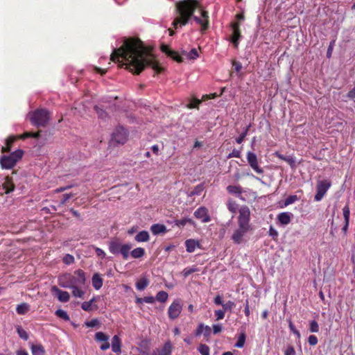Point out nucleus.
<instances>
[{
  "instance_id": "1",
  "label": "nucleus",
  "mask_w": 355,
  "mask_h": 355,
  "mask_svg": "<svg viewBox=\"0 0 355 355\" xmlns=\"http://www.w3.org/2000/svg\"><path fill=\"white\" fill-rule=\"evenodd\" d=\"M110 59L137 74L140 73L148 65L157 73L163 70L150 49L138 39L125 40L120 48L112 52Z\"/></svg>"
},
{
  "instance_id": "2",
  "label": "nucleus",
  "mask_w": 355,
  "mask_h": 355,
  "mask_svg": "<svg viewBox=\"0 0 355 355\" xmlns=\"http://www.w3.org/2000/svg\"><path fill=\"white\" fill-rule=\"evenodd\" d=\"M196 10L200 12V17L194 16L193 19L201 25L202 31L206 30L208 28V14L197 0H183L176 3L177 16L173 22V27L178 28V26H185Z\"/></svg>"
},
{
  "instance_id": "3",
  "label": "nucleus",
  "mask_w": 355,
  "mask_h": 355,
  "mask_svg": "<svg viewBox=\"0 0 355 355\" xmlns=\"http://www.w3.org/2000/svg\"><path fill=\"white\" fill-rule=\"evenodd\" d=\"M250 221V209L245 205L241 206L239 208L237 218L238 226L234 230L231 235V239L234 243L239 245L246 241L247 234L252 230Z\"/></svg>"
},
{
  "instance_id": "4",
  "label": "nucleus",
  "mask_w": 355,
  "mask_h": 355,
  "mask_svg": "<svg viewBox=\"0 0 355 355\" xmlns=\"http://www.w3.org/2000/svg\"><path fill=\"white\" fill-rule=\"evenodd\" d=\"M85 274L82 270H77L74 274L66 273L59 277V284L62 287L71 288L83 286L85 284Z\"/></svg>"
},
{
  "instance_id": "5",
  "label": "nucleus",
  "mask_w": 355,
  "mask_h": 355,
  "mask_svg": "<svg viewBox=\"0 0 355 355\" xmlns=\"http://www.w3.org/2000/svg\"><path fill=\"white\" fill-rule=\"evenodd\" d=\"M24 151L17 150L9 155H5L0 157V164L3 169H11L22 158Z\"/></svg>"
},
{
  "instance_id": "6",
  "label": "nucleus",
  "mask_w": 355,
  "mask_h": 355,
  "mask_svg": "<svg viewBox=\"0 0 355 355\" xmlns=\"http://www.w3.org/2000/svg\"><path fill=\"white\" fill-rule=\"evenodd\" d=\"M29 117L31 123L37 126H44L49 119V112L44 109L30 113Z\"/></svg>"
},
{
  "instance_id": "7",
  "label": "nucleus",
  "mask_w": 355,
  "mask_h": 355,
  "mask_svg": "<svg viewBox=\"0 0 355 355\" xmlns=\"http://www.w3.org/2000/svg\"><path fill=\"white\" fill-rule=\"evenodd\" d=\"M331 185V184L329 180H324L318 181L316 187L317 192L315 196V200L317 202L320 201L325 196Z\"/></svg>"
},
{
  "instance_id": "8",
  "label": "nucleus",
  "mask_w": 355,
  "mask_h": 355,
  "mask_svg": "<svg viewBox=\"0 0 355 355\" xmlns=\"http://www.w3.org/2000/svg\"><path fill=\"white\" fill-rule=\"evenodd\" d=\"M182 309V304L181 300L179 299L175 300L169 306L168 309V314L169 318L174 320L177 318L181 313Z\"/></svg>"
},
{
  "instance_id": "9",
  "label": "nucleus",
  "mask_w": 355,
  "mask_h": 355,
  "mask_svg": "<svg viewBox=\"0 0 355 355\" xmlns=\"http://www.w3.org/2000/svg\"><path fill=\"white\" fill-rule=\"evenodd\" d=\"M127 139V131L123 128H117L112 134V141L123 144Z\"/></svg>"
},
{
  "instance_id": "10",
  "label": "nucleus",
  "mask_w": 355,
  "mask_h": 355,
  "mask_svg": "<svg viewBox=\"0 0 355 355\" xmlns=\"http://www.w3.org/2000/svg\"><path fill=\"white\" fill-rule=\"evenodd\" d=\"M247 159L251 168L256 173L261 174L263 172V169L258 164L257 157L254 153L248 152L247 154Z\"/></svg>"
},
{
  "instance_id": "11",
  "label": "nucleus",
  "mask_w": 355,
  "mask_h": 355,
  "mask_svg": "<svg viewBox=\"0 0 355 355\" xmlns=\"http://www.w3.org/2000/svg\"><path fill=\"white\" fill-rule=\"evenodd\" d=\"M194 216L196 218L200 220L202 223H208L211 218L208 214V210L205 207H200L194 212Z\"/></svg>"
},
{
  "instance_id": "12",
  "label": "nucleus",
  "mask_w": 355,
  "mask_h": 355,
  "mask_svg": "<svg viewBox=\"0 0 355 355\" xmlns=\"http://www.w3.org/2000/svg\"><path fill=\"white\" fill-rule=\"evenodd\" d=\"M171 352L172 345L170 341H168L162 347L153 350L152 355H171Z\"/></svg>"
},
{
  "instance_id": "13",
  "label": "nucleus",
  "mask_w": 355,
  "mask_h": 355,
  "mask_svg": "<svg viewBox=\"0 0 355 355\" xmlns=\"http://www.w3.org/2000/svg\"><path fill=\"white\" fill-rule=\"evenodd\" d=\"M227 191L231 194L237 196L242 200H245V198L242 196L243 193H246V192L250 193L251 192L250 190H243L239 185H230L227 187Z\"/></svg>"
},
{
  "instance_id": "14",
  "label": "nucleus",
  "mask_w": 355,
  "mask_h": 355,
  "mask_svg": "<svg viewBox=\"0 0 355 355\" xmlns=\"http://www.w3.org/2000/svg\"><path fill=\"white\" fill-rule=\"evenodd\" d=\"M52 290L55 293L59 301L62 302H67L69 300L70 295L68 292L62 291L56 287H53Z\"/></svg>"
},
{
  "instance_id": "15",
  "label": "nucleus",
  "mask_w": 355,
  "mask_h": 355,
  "mask_svg": "<svg viewBox=\"0 0 355 355\" xmlns=\"http://www.w3.org/2000/svg\"><path fill=\"white\" fill-rule=\"evenodd\" d=\"M2 187L3 189L6 191V193H9L14 191L15 185L12 182V178L9 176H6L3 178V182L2 183Z\"/></svg>"
},
{
  "instance_id": "16",
  "label": "nucleus",
  "mask_w": 355,
  "mask_h": 355,
  "mask_svg": "<svg viewBox=\"0 0 355 355\" xmlns=\"http://www.w3.org/2000/svg\"><path fill=\"white\" fill-rule=\"evenodd\" d=\"M112 351L117 354H120L121 352V342L120 338L115 335L113 336L112 339Z\"/></svg>"
},
{
  "instance_id": "17",
  "label": "nucleus",
  "mask_w": 355,
  "mask_h": 355,
  "mask_svg": "<svg viewBox=\"0 0 355 355\" xmlns=\"http://www.w3.org/2000/svg\"><path fill=\"white\" fill-rule=\"evenodd\" d=\"M186 249L188 252H193L196 248H199L200 245L198 241L195 239H188L185 241Z\"/></svg>"
},
{
  "instance_id": "18",
  "label": "nucleus",
  "mask_w": 355,
  "mask_h": 355,
  "mask_svg": "<svg viewBox=\"0 0 355 355\" xmlns=\"http://www.w3.org/2000/svg\"><path fill=\"white\" fill-rule=\"evenodd\" d=\"M239 27V26L238 23H234L232 25L233 33H232V37L231 41L235 47H236L238 46V41L241 36Z\"/></svg>"
},
{
  "instance_id": "19",
  "label": "nucleus",
  "mask_w": 355,
  "mask_h": 355,
  "mask_svg": "<svg viewBox=\"0 0 355 355\" xmlns=\"http://www.w3.org/2000/svg\"><path fill=\"white\" fill-rule=\"evenodd\" d=\"M293 214L290 212H283L278 215V220L279 223L284 225L290 223Z\"/></svg>"
},
{
  "instance_id": "20",
  "label": "nucleus",
  "mask_w": 355,
  "mask_h": 355,
  "mask_svg": "<svg viewBox=\"0 0 355 355\" xmlns=\"http://www.w3.org/2000/svg\"><path fill=\"white\" fill-rule=\"evenodd\" d=\"M162 51L164 52L168 55L171 56L173 60H176L178 62H182L181 57L177 54L176 52L171 51L169 48L166 45L162 46Z\"/></svg>"
},
{
  "instance_id": "21",
  "label": "nucleus",
  "mask_w": 355,
  "mask_h": 355,
  "mask_svg": "<svg viewBox=\"0 0 355 355\" xmlns=\"http://www.w3.org/2000/svg\"><path fill=\"white\" fill-rule=\"evenodd\" d=\"M92 286L96 290H99L103 286V279L99 273H95L92 279Z\"/></svg>"
},
{
  "instance_id": "22",
  "label": "nucleus",
  "mask_w": 355,
  "mask_h": 355,
  "mask_svg": "<svg viewBox=\"0 0 355 355\" xmlns=\"http://www.w3.org/2000/svg\"><path fill=\"white\" fill-rule=\"evenodd\" d=\"M150 239L149 233L147 231H141L137 234L135 237V240L138 242H147Z\"/></svg>"
},
{
  "instance_id": "23",
  "label": "nucleus",
  "mask_w": 355,
  "mask_h": 355,
  "mask_svg": "<svg viewBox=\"0 0 355 355\" xmlns=\"http://www.w3.org/2000/svg\"><path fill=\"white\" fill-rule=\"evenodd\" d=\"M122 244L117 240L112 241L109 244L110 252L112 254H118L120 252Z\"/></svg>"
},
{
  "instance_id": "24",
  "label": "nucleus",
  "mask_w": 355,
  "mask_h": 355,
  "mask_svg": "<svg viewBox=\"0 0 355 355\" xmlns=\"http://www.w3.org/2000/svg\"><path fill=\"white\" fill-rule=\"evenodd\" d=\"M150 230L153 234L157 235L165 233L166 232V227L162 224H155L151 226Z\"/></svg>"
},
{
  "instance_id": "25",
  "label": "nucleus",
  "mask_w": 355,
  "mask_h": 355,
  "mask_svg": "<svg viewBox=\"0 0 355 355\" xmlns=\"http://www.w3.org/2000/svg\"><path fill=\"white\" fill-rule=\"evenodd\" d=\"M31 350L33 355H44L45 354V350L43 346L40 344H31Z\"/></svg>"
},
{
  "instance_id": "26",
  "label": "nucleus",
  "mask_w": 355,
  "mask_h": 355,
  "mask_svg": "<svg viewBox=\"0 0 355 355\" xmlns=\"http://www.w3.org/2000/svg\"><path fill=\"white\" fill-rule=\"evenodd\" d=\"M16 136H10L6 141V144L1 148V152L6 153L10 150V148L14 141L17 139Z\"/></svg>"
},
{
  "instance_id": "27",
  "label": "nucleus",
  "mask_w": 355,
  "mask_h": 355,
  "mask_svg": "<svg viewBox=\"0 0 355 355\" xmlns=\"http://www.w3.org/2000/svg\"><path fill=\"white\" fill-rule=\"evenodd\" d=\"M132 248L131 244H122L120 250V253L123 256V259H127L129 257L130 250Z\"/></svg>"
},
{
  "instance_id": "28",
  "label": "nucleus",
  "mask_w": 355,
  "mask_h": 355,
  "mask_svg": "<svg viewBox=\"0 0 355 355\" xmlns=\"http://www.w3.org/2000/svg\"><path fill=\"white\" fill-rule=\"evenodd\" d=\"M148 284L149 281L148 279L146 277H142L137 281L136 287L139 291H143L146 288Z\"/></svg>"
},
{
  "instance_id": "29",
  "label": "nucleus",
  "mask_w": 355,
  "mask_h": 355,
  "mask_svg": "<svg viewBox=\"0 0 355 355\" xmlns=\"http://www.w3.org/2000/svg\"><path fill=\"white\" fill-rule=\"evenodd\" d=\"M227 209L232 214H236L237 210L239 211L238 204L232 200H228L227 202Z\"/></svg>"
},
{
  "instance_id": "30",
  "label": "nucleus",
  "mask_w": 355,
  "mask_h": 355,
  "mask_svg": "<svg viewBox=\"0 0 355 355\" xmlns=\"http://www.w3.org/2000/svg\"><path fill=\"white\" fill-rule=\"evenodd\" d=\"M30 310V306L27 303H21L18 304L16 311L18 314L23 315Z\"/></svg>"
},
{
  "instance_id": "31",
  "label": "nucleus",
  "mask_w": 355,
  "mask_h": 355,
  "mask_svg": "<svg viewBox=\"0 0 355 355\" xmlns=\"http://www.w3.org/2000/svg\"><path fill=\"white\" fill-rule=\"evenodd\" d=\"M79 286H76L70 288L72 291V295L75 297L83 298L85 292L81 288H80Z\"/></svg>"
},
{
  "instance_id": "32",
  "label": "nucleus",
  "mask_w": 355,
  "mask_h": 355,
  "mask_svg": "<svg viewBox=\"0 0 355 355\" xmlns=\"http://www.w3.org/2000/svg\"><path fill=\"white\" fill-rule=\"evenodd\" d=\"M145 254V250L142 248H137L131 251V256L135 259L142 257Z\"/></svg>"
},
{
  "instance_id": "33",
  "label": "nucleus",
  "mask_w": 355,
  "mask_h": 355,
  "mask_svg": "<svg viewBox=\"0 0 355 355\" xmlns=\"http://www.w3.org/2000/svg\"><path fill=\"white\" fill-rule=\"evenodd\" d=\"M95 340L97 342L106 343L109 340V336L105 334L103 332L98 331L95 334Z\"/></svg>"
},
{
  "instance_id": "34",
  "label": "nucleus",
  "mask_w": 355,
  "mask_h": 355,
  "mask_svg": "<svg viewBox=\"0 0 355 355\" xmlns=\"http://www.w3.org/2000/svg\"><path fill=\"white\" fill-rule=\"evenodd\" d=\"M16 330H17V332L19 336L21 339H23L24 340H27L28 339V333L21 326L17 325L16 327Z\"/></svg>"
},
{
  "instance_id": "35",
  "label": "nucleus",
  "mask_w": 355,
  "mask_h": 355,
  "mask_svg": "<svg viewBox=\"0 0 355 355\" xmlns=\"http://www.w3.org/2000/svg\"><path fill=\"white\" fill-rule=\"evenodd\" d=\"M168 295L165 291H159L156 295V300L160 302H165L168 299Z\"/></svg>"
},
{
  "instance_id": "36",
  "label": "nucleus",
  "mask_w": 355,
  "mask_h": 355,
  "mask_svg": "<svg viewBox=\"0 0 355 355\" xmlns=\"http://www.w3.org/2000/svg\"><path fill=\"white\" fill-rule=\"evenodd\" d=\"M299 198L296 195H292L288 196L284 201V207H287L294 202H297Z\"/></svg>"
},
{
  "instance_id": "37",
  "label": "nucleus",
  "mask_w": 355,
  "mask_h": 355,
  "mask_svg": "<svg viewBox=\"0 0 355 355\" xmlns=\"http://www.w3.org/2000/svg\"><path fill=\"white\" fill-rule=\"evenodd\" d=\"M223 309L225 311H231L235 307V303L232 301H227L222 304Z\"/></svg>"
},
{
  "instance_id": "38",
  "label": "nucleus",
  "mask_w": 355,
  "mask_h": 355,
  "mask_svg": "<svg viewBox=\"0 0 355 355\" xmlns=\"http://www.w3.org/2000/svg\"><path fill=\"white\" fill-rule=\"evenodd\" d=\"M55 315L60 318H62L63 320H69V316L68 315L67 313L64 311V310H62V309H58L55 311Z\"/></svg>"
},
{
  "instance_id": "39",
  "label": "nucleus",
  "mask_w": 355,
  "mask_h": 355,
  "mask_svg": "<svg viewBox=\"0 0 355 355\" xmlns=\"http://www.w3.org/2000/svg\"><path fill=\"white\" fill-rule=\"evenodd\" d=\"M187 223L193 225V221L191 218H185L181 220H176L175 222V224L180 227H183L186 225Z\"/></svg>"
},
{
  "instance_id": "40",
  "label": "nucleus",
  "mask_w": 355,
  "mask_h": 355,
  "mask_svg": "<svg viewBox=\"0 0 355 355\" xmlns=\"http://www.w3.org/2000/svg\"><path fill=\"white\" fill-rule=\"evenodd\" d=\"M343 214L345 222H349L350 210L348 205H346L343 209Z\"/></svg>"
},
{
  "instance_id": "41",
  "label": "nucleus",
  "mask_w": 355,
  "mask_h": 355,
  "mask_svg": "<svg viewBox=\"0 0 355 355\" xmlns=\"http://www.w3.org/2000/svg\"><path fill=\"white\" fill-rule=\"evenodd\" d=\"M198 351L201 355H209V348L205 344H200L199 345Z\"/></svg>"
},
{
  "instance_id": "42",
  "label": "nucleus",
  "mask_w": 355,
  "mask_h": 355,
  "mask_svg": "<svg viewBox=\"0 0 355 355\" xmlns=\"http://www.w3.org/2000/svg\"><path fill=\"white\" fill-rule=\"evenodd\" d=\"M39 136H40V132H36V133L25 132L24 134L21 135L17 137L24 139H26V138L30 137H32L34 138H38Z\"/></svg>"
},
{
  "instance_id": "43",
  "label": "nucleus",
  "mask_w": 355,
  "mask_h": 355,
  "mask_svg": "<svg viewBox=\"0 0 355 355\" xmlns=\"http://www.w3.org/2000/svg\"><path fill=\"white\" fill-rule=\"evenodd\" d=\"M225 311L223 309H218L214 311L216 320H220L225 317Z\"/></svg>"
},
{
  "instance_id": "44",
  "label": "nucleus",
  "mask_w": 355,
  "mask_h": 355,
  "mask_svg": "<svg viewBox=\"0 0 355 355\" xmlns=\"http://www.w3.org/2000/svg\"><path fill=\"white\" fill-rule=\"evenodd\" d=\"M187 56L192 60L196 59L198 57V51L196 49H193L187 53Z\"/></svg>"
},
{
  "instance_id": "45",
  "label": "nucleus",
  "mask_w": 355,
  "mask_h": 355,
  "mask_svg": "<svg viewBox=\"0 0 355 355\" xmlns=\"http://www.w3.org/2000/svg\"><path fill=\"white\" fill-rule=\"evenodd\" d=\"M197 269L196 268H186L182 271V275L184 277H188L191 273L196 272Z\"/></svg>"
},
{
  "instance_id": "46",
  "label": "nucleus",
  "mask_w": 355,
  "mask_h": 355,
  "mask_svg": "<svg viewBox=\"0 0 355 355\" xmlns=\"http://www.w3.org/2000/svg\"><path fill=\"white\" fill-rule=\"evenodd\" d=\"M310 331L316 333L319 331V326L316 321L313 320L310 322Z\"/></svg>"
},
{
  "instance_id": "47",
  "label": "nucleus",
  "mask_w": 355,
  "mask_h": 355,
  "mask_svg": "<svg viewBox=\"0 0 355 355\" xmlns=\"http://www.w3.org/2000/svg\"><path fill=\"white\" fill-rule=\"evenodd\" d=\"M201 103V101L197 98L193 99L189 104L187 105V107L192 109L198 107V105Z\"/></svg>"
},
{
  "instance_id": "48",
  "label": "nucleus",
  "mask_w": 355,
  "mask_h": 355,
  "mask_svg": "<svg viewBox=\"0 0 355 355\" xmlns=\"http://www.w3.org/2000/svg\"><path fill=\"white\" fill-rule=\"evenodd\" d=\"M63 261L64 263L69 265L74 261V258L72 255L68 254L63 257Z\"/></svg>"
},
{
  "instance_id": "49",
  "label": "nucleus",
  "mask_w": 355,
  "mask_h": 355,
  "mask_svg": "<svg viewBox=\"0 0 355 355\" xmlns=\"http://www.w3.org/2000/svg\"><path fill=\"white\" fill-rule=\"evenodd\" d=\"M203 190L202 185L196 186L194 189L191 192V196L193 195H200Z\"/></svg>"
},
{
  "instance_id": "50",
  "label": "nucleus",
  "mask_w": 355,
  "mask_h": 355,
  "mask_svg": "<svg viewBox=\"0 0 355 355\" xmlns=\"http://www.w3.org/2000/svg\"><path fill=\"white\" fill-rule=\"evenodd\" d=\"M244 343H245V336L244 335H242L239 340L237 341V343L235 344V346L236 347H239V348H241L243 347L244 345Z\"/></svg>"
},
{
  "instance_id": "51",
  "label": "nucleus",
  "mask_w": 355,
  "mask_h": 355,
  "mask_svg": "<svg viewBox=\"0 0 355 355\" xmlns=\"http://www.w3.org/2000/svg\"><path fill=\"white\" fill-rule=\"evenodd\" d=\"M241 152L239 150L234 149L231 153L229 154L227 158L240 157Z\"/></svg>"
},
{
  "instance_id": "52",
  "label": "nucleus",
  "mask_w": 355,
  "mask_h": 355,
  "mask_svg": "<svg viewBox=\"0 0 355 355\" xmlns=\"http://www.w3.org/2000/svg\"><path fill=\"white\" fill-rule=\"evenodd\" d=\"M308 341L311 345H315L318 343V338L315 336L311 335L309 337Z\"/></svg>"
},
{
  "instance_id": "53",
  "label": "nucleus",
  "mask_w": 355,
  "mask_h": 355,
  "mask_svg": "<svg viewBox=\"0 0 355 355\" xmlns=\"http://www.w3.org/2000/svg\"><path fill=\"white\" fill-rule=\"evenodd\" d=\"M99 322L97 319H93L90 321H88L85 323L86 326L88 327H94L98 324Z\"/></svg>"
},
{
  "instance_id": "54",
  "label": "nucleus",
  "mask_w": 355,
  "mask_h": 355,
  "mask_svg": "<svg viewBox=\"0 0 355 355\" xmlns=\"http://www.w3.org/2000/svg\"><path fill=\"white\" fill-rule=\"evenodd\" d=\"M95 251L98 257H101L102 259L105 257V252L102 249L99 248H95Z\"/></svg>"
},
{
  "instance_id": "55",
  "label": "nucleus",
  "mask_w": 355,
  "mask_h": 355,
  "mask_svg": "<svg viewBox=\"0 0 355 355\" xmlns=\"http://www.w3.org/2000/svg\"><path fill=\"white\" fill-rule=\"evenodd\" d=\"M82 309L84 311H89L92 309V306L88 303V302H84L81 305Z\"/></svg>"
},
{
  "instance_id": "56",
  "label": "nucleus",
  "mask_w": 355,
  "mask_h": 355,
  "mask_svg": "<svg viewBox=\"0 0 355 355\" xmlns=\"http://www.w3.org/2000/svg\"><path fill=\"white\" fill-rule=\"evenodd\" d=\"M248 133V130H245L244 132H243L238 138L236 139V141L238 144H241L243 142L244 138L246 137Z\"/></svg>"
},
{
  "instance_id": "57",
  "label": "nucleus",
  "mask_w": 355,
  "mask_h": 355,
  "mask_svg": "<svg viewBox=\"0 0 355 355\" xmlns=\"http://www.w3.org/2000/svg\"><path fill=\"white\" fill-rule=\"evenodd\" d=\"M285 355H295V351L292 346H289L285 350Z\"/></svg>"
},
{
  "instance_id": "58",
  "label": "nucleus",
  "mask_w": 355,
  "mask_h": 355,
  "mask_svg": "<svg viewBox=\"0 0 355 355\" xmlns=\"http://www.w3.org/2000/svg\"><path fill=\"white\" fill-rule=\"evenodd\" d=\"M269 234L271 236L273 239H276L278 236V232L277 231L274 229L272 227H270L269 230Z\"/></svg>"
},
{
  "instance_id": "59",
  "label": "nucleus",
  "mask_w": 355,
  "mask_h": 355,
  "mask_svg": "<svg viewBox=\"0 0 355 355\" xmlns=\"http://www.w3.org/2000/svg\"><path fill=\"white\" fill-rule=\"evenodd\" d=\"M214 302L217 305H221L223 304L222 297L219 295H216L214 300Z\"/></svg>"
},
{
  "instance_id": "60",
  "label": "nucleus",
  "mask_w": 355,
  "mask_h": 355,
  "mask_svg": "<svg viewBox=\"0 0 355 355\" xmlns=\"http://www.w3.org/2000/svg\"><path fill=\"white\" fill-rule=\"evenodd\" d=\"M222 331V327L219 324L213 325V331L214 334L220 333Z\"/></svg>"
},
{
  "instance_id": "61",
  "label": "nucleus",
  "mask_w": 355,
  "mask_h": 355,
  "mask_svg": "<svg viewBox=\"0 0 355 355\" xmlns=\"http://www.w3.org/2000/svg\"><path fill=\"white\" fill-rule=\"evenodd\" d=\"M286 162L287 163H288L291 167H294L295 166V159L293 157H291V156L290 157H287L286 159Z\"/></svg>"
},
{
  "instance_id": "62",
  "label": "nucleus",
  "mask_w": 355,
  "mask_h": 355,
  "mask_svg": "<svg viewBox=\"0 0 355 355\" xmlns=\"http://www.w3.org/2000/svg\"><path fill=\"white\" fill-rule=\"evenodd\" d=\"M233 67H234L235 71L237 72H239L242 68L241 64L240 62H236V61L233 62Z\"/></svg>"
},
{
  "instance_id": "63",
  "label": "nucleus",
  "mask_w": 355,
  "mask_h": 355,
  "mask_svg": "<svg viewBox=\"0 0 355 355\" xmlns=\"http://www.w3.org/2000/svg\"><path fill=\"white\" fill-rule=\"evenodd\" d=\"M202 334H204V324H200L197 330H196V336H199Z\"/></svg>"
},
{
  "instance_id": "64",
  "label": "nucleus",
  "mask_w": 355,
  "mask_h": 355,
  "mask_svg": "<svg viewBox=\"0 0 355 355\" xmlns=\"http://www.w3.org/2000/svg\"><path fill=\"white\" fill-rule=\"evenodd\" d=\"M146 303L153 304L155 302V298L152 296L145 297L142 299Z\"/></svg>"
}]
</instances>
